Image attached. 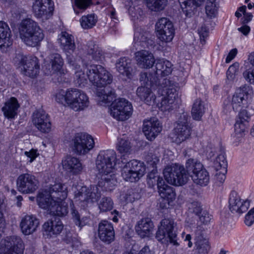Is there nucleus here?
Instances as JSON below:
<instances>
[{
    "label": "nucleus",
    "instance_id": "26",
    "mask_svg": "<svg viewBox=\"0 0 254 254\" xmlns=\"http://www.w3.org/2000/svg\"><path fill=\"white\" fill-rule=\"evenodd\" d=\"M136 63L141 68H151L156 60L152 52L146 50H140L134 54Z\"/></svg>",
    "mask_w": 254,
    "mask_h": 254
},
{
    "label": "nucleus",
    "instance_id": "55",
    "mask_svg": "<svg viewBox=\"0 0 254 254\" xmlns=\"http://www.w3.org/2000/svg\"><path fill=\"white\" fill-rule=\"evenodd\" d=\"M195 246L199 254H207L210 249L209 242L206 240L197 241Z\"/></svg>",
    "mask_w": 254,
    "mask_h": 254
},
{
    "label": "nucleus",
    "instance_id": "13",
    "mask_svg": "<svg viewBox=\"0 0 254 254\" xmlns=\"http://www.w3.org/2000/svg\"><path fill=\"white\" fill-rule=\"evenodd\" d=\"M16 59L19 60L17 65L21 67L23 74L31 78H34L38 74L40 64L37 57L33 56L19 55Z\"/></svg>",
    "mask_w": 254,
    "mask_h": 254
},
{
    "label": "nucleus",
    "instance_id": "20",
    "mask_svg": "<svg viewBox=\"0 0 254 254\" xmlns=\"http://www.w3.org/2000/svg\"><path fill=\"white\" fill-rule=\"evenodd\" d=\"M229 209L232 213L242 214L247 211L250 205V200H242L238 192L232 190L229 198Z\"/></svg>",
    "mask_w": 254,
    "mask_h": 254
},
{
    "label": "nucleus",
    "instance_id": "2",
    "mask_svg": "<svg viewBox=\"0 0 254 254\" xmlns=\"http://www.w3.org/2000/svg\"><path fill=\"white\" fill-rule=\"evenodd\" d=\"M186 167L177 164L167 166L164 170L163 174L166 181L170 184L180 186L186 184L189 180L188 171L193 183L204 187L209 182L210 177L209 172L197 160L190 158L186 163Z\"/></svg>",
    "mask_w": 254,
    "mask_h": 254
},
{
    "label": "nucleus",
    "instance_id": "29",
    "mask_svg": "<svg viewBox=\"0 0 254 254\" xmlns=\"http://www.w3.org/2000/svg\"><path fill=\"white\" fill-rule=\"evenodd\" d=\"M141 82V84H143L144 86L137 88L136 90L137 96L147 105H154V103H156V96L152 92L150 87L152 88L154 90H157V88L159 84L151 86L150 85H145L142 82Z\"/></svg>",
    "mask_w": 254,
    "mask_h": 254
},
{
    "label": "nucleus",
    "instance_id": "3",
    "mask_svg": "<svg viewBox=\"0 0 254 254\" xmlns=\"http://www.w3.org/2000/svg\"><path fill=\"white\" fill-rule=\"evenodd\" d=\"M75 72L74 79L79 85L84 84L87 78L93 85L101 87L112 83L113 76L103 66L98 64H92L87 67L86 74L81 69Z\"/></svg>",
    "mask_w": 254,
    "mask_h": 254
},
{
    "label": "nucleus",
    "instance_id": "39",
    "mask_svg": "<svg viewBox=\"0 0 254 254\" xmlns=\"http://www.w3.org/2000/svg\"><path fill=\"white\" fill-rule=\"evenodd\" d=\"M96 95L98 104L100 105L110 103L114 101L116 97L114 90L107 91L105 89H101L97 91Z\"/></svg>",
    "mask_w": 254,
    "mask_h": 254
},
{
    "label": "nucleus",
    "instance_id": "23",
    "mask_svg": "<svg viewBox=\"0 0 254 254\" xmlns=\"http://www.w3.org/2000/svg\"><path fill=\"white\" fill-rule=\"evenodd\" d=\"M32 121L34 125L41 132L46 133L50 131L51 123L50 117L44 111L40 110L34 112Z\"/></svg>",
    "mask_w": 254,
    "mask_h": 254
},
{
    "label": "nucleus",
    "instance_id": "57",
    "mask_svg": "<svg viewBox=\"0 0 254 254\" xmlns=\"http://www.w3.org/2000/svg\"><path fill=\"white\" fill-rule=\"evenodd\" d=\"M246 80L252 84H254V67L249 68L243 72Z\"/></svg>",
    "mask_w": 254,
    "mask_h": 254
},
{
    "label": "nucleus",
    "instance_id": "6",
    "mask_svg": "<svg viewBox=\"0 0 254 254\" xmlns=\"http://www.w3.org/2000/svg\"><path fill=\"white\" fill-rule=\"evenodd\" d=\"M67 196V188L61 183H56L52 185L48 191L45 190L38 194L37 201L40 207L49 212L56 199L64 200Z\"/></svg>",
    "mask_w": 254,
    "mask_h": 254
},
{
    "label": "nucleus",
    "instance_id": "28",
    "mask_svg": "<svg viewBox=\"0 0 254 254\" xmlns=\"http://www.w3.org/2000/svg\"><path fill=\"white\" fill-rule=\"evenodd\" d=\"M39 225V220L34 215H27L21 219L20 226L21 231L25 235H30L34 232Z\"/></svg>",
    "mask_w": 254,
    "mask_h": 254
},
{
    "label": "nucleus",
    "instance_id": "50",
    "mask_svg": "<svg viewBox=\"0 0 254 254\" xmlns=\"http://www.w3.org/2000/svg\"><path fill=\"white\" fill-rule=\"evenodd\" d=\"M140 197V195L135 190L130 189H128L126 192L122 193L121 195V199L124 200L127 203L132 202L135 200L137 199Z\"/></svg>",
    "mask_w": 254,
    "mask_h": 254
},
{
    "label": "nucleus",
    "instance_id": "58",
    "mask_svg": "<svg viewBox=\"0 0 254 254\" xmlns=\"http://www.w3.org/2000/svg\"><path fill=\"white\" fill-rule=\"evenodd\" d=\"M190 212L195 213L197 215H199L202 212V208L200 203L197 201H193L191 203L189 206Z\"/></svg>",
    "mask_w": 254,
    "mask_h": 254
},
{
    "label": "nucleus",
    "instance_id": "43",
    "mask_svg": "<svg viewBox=\"0 0 254 254\" xmlns=\"http://www.w3.org/2000/svg\"><path fill=\"white\" fill-rule=\"evenodd\" d=\"M205 108L202 101L200 99H197L193 103L191 115L192 118L196 121L200 120L204 113Z\"/></svg>",
    "mask_w": 254,
    "mask_h": 254
},
{
    "label": "nucleus",
    "instance_id": "8",
    "mask_svg": "<svg viewBox=\"0 0 254 254\" xmlns=\"http://www.w3.org/2000/svg\"><path fill=\"white\" fill-rule=\"evenodd\" d=\"M252 92L248 86H243L237 89L231 97L227 98L223 102V112L227 114L232 110L238 111L246 107L248 99Z\"/></svg>",
    "mask_w": 254,
    "mask_h": 254
},
{
    "label": "nucleus",
    "instance_id": "56",
    "mask_svg": "<svg viewBox=\"0 0 254 254\" xmlns=\"http://www.w3.org/2000/svg\"><path fill=\"white\" fill-rule=\"evenodd\" d=\"M70 205L71 207V213L72 216V218L75 224L77 225L78 227H79L80 228H81L82 226L85 225V223L84 221L80 220V216L78 212L74 208L73 206L72 207L71 206L72 205H73L72 202H70Z\"/></svg>",
    "mask_w": 254,
    "mask_h": 254
},
{
    "label": "nucleus",
    "instance_id": "25",
    "mask_svg": "<svg viewBox=\"0 0 254 254\" xmlns=\"http://www.w3.org/2000/svg\"><path fill=\"white\" fill-rule=\"evenodd\" d=\"M162 129V125L157 119L152 118L143 122V131L149 140H153L161 132Z\"/></svg>",
    "mask_w": 254,
    "mask_h": 254
},
{
    "label": "nucleus",
    "instance_id": "36",
    "mask_svg": "<svg viewBox=\"0 0 254 254\" xmlns=\"http://www.w3.org/2000/svg\"><path fill=\"white\" fill-rule=\"evenodd\" d=\"M178 1L186 16L190 17L193 14V9L200 5L203 0H178Z\"/></svg>",
    "mask_w": 254,
    "mask_h": 254
},
{
    "label": "nucleus",
    "instance_id": "63",
    "mask_svg": "<svg viewBox=\"0 0 254 254\" xmlns=\"http://www.w3.org/2000/svg\"><path fill=\"white\" fill-rule=\"evenodd\" d=\"M199 220L201 223L203 224H207L209 222H210L211 218V215L209 214V213L205 211L201 212L199 214Z\"/></svg>",
    "mask_w": 254,
    "mask_h": 254
},
{
    "label": "nucleus",
    "instance_id": "33",
    "mask_svg": "<svg viewBox=\"0 0 254 254\" xmlns=\"http://www.w3.org/2000/svg\"><path fill=\"white\" fill-rule=\"evenodd\" d=\"M61 48L67 53H72L75 49L73 36L68 33L62 32L58 39Z\"/></svg>",
    "mask_w": 254,
    "mask_h": 254
},
{
    "label": "nucleus",
    "instance_id": "48",
    "mask_svg": "<svg viewBox=\"0 0 254 254\" xmlns=\"http://www.w3.org/2000/svg\"><path fill=\"white\" fill-rule=\"evenodd\" d=\"M92 3V0H74L73 6L74 12L79 14L86 9Z\"/></svg>",
    "mask_w": 254,
    "mask_h": 254
},
{
    "label": "nucleus",
    "instance_id": "46",
    "mask_svg": "<svg viewBox=\"0 0 254 254\" xmlns=\"http://www.w3.org/2000/svg\"><path fill=\"white\" fill-rule=\"evenodd\" d=\"M97 21L94 14L82 16L80 19L81 27L85 29H90L95 25Z\"/></svg>",
    "mask_w": 254,
    "mask_h": 254
},
{
    "label": "nucleus",
    "instance_id": "17",
    "mask_svg": "<svg viewBox=\"0 0 254 254\" xmlns=\"http://www.w3.org/2000/svg\"><path fill=\"white\" fill-rule=\"evenodd\" d=\"M189 116L187 113H183L178 121L177 126L174 129V141L177 144H180L190 135L191 128L188 124Z\"/></svg>",
    "mask_w": 254,
    "mask_h": 254
},
{
    "label": "nucleus",
    "instance_id": "18",
    "mask_svg": "<svg viewBox=\"0 0 254 254\" xmlns=\"http://www.w3.org/2000/svg\"><path fill=\"white\" fill-rule=\"evenodd\" d=\"M155 45L154 36L148 31L141 29L136 30L134 35V47L136 49L141 48L152 49Z\"/></svg>",
    "mask_w": 254,
    "mask_h": 254
},
{
    "label": "nucleus",
    "instance_id": "41",
    "mask_svg": "<svg viewBox=\"0 0 254 254\" xmlns=\"http://www.w3.org/2000/svg\"><path fill=\"white\" fill-rule=\"evenodd\" d=\"M85 50L93 60L98 61L103 56V52L93 41H89L86 44Z\"/></svg>",
    "mask_w": 254,
    "mask_h": 254
},
{
    "label": "nucleus",
    "instance_id": "44",
    "mask_svg": "<svg viewBox=\"0 0 254 254\" xmlns=\"http://www.w3.org/2000/svg\"><path fill=\"white\" fill-rule=\"evenodd\" d=\"M50 63L52 68L55 72H59L60 73H64L62 69L64 65V60L61 55L58 53H54L50 55Z\"/></svg>",
    "mask_w": 254,
    "mask_h": 254
},
{
    "label": "nucleus",
    "instance_id": "38",
    "mask_svg": "<svg viewBox=\"0 0 254 254\" xmlns=\"http://www.w3.org/2000/svg\"><path fill=\"white\" fill-rule=\"evenodd\" d=\"M89 104L88 97L84 92L79 90L71 109L76 112L82 111L88 107Z\"/></svg>",
    "mask_w": 254,
    "mask_h": 254
},
{
    "label": "nucleus",
    "instance_id": "54",
    "mask_svg": "<svg viewBox=\"0 0 254 254\" xmlns=\"http://www.w3.org/2000/svg\"><path fill=\"white\" fill-rule=\"evenodd\" d=\"M239 67V64L238 63H235L229 66L226 72V76L228 80L230 81L234 80L238 74Z\"/></svg>",
    "mask_w": 254,
    "mask_h": 254
},
{
    "label": "nucleus",
    "instance_id": "7",
    "mask_svg": "<svg viewBox=\"0 0 254 254\" xmlns=\"http://www.w3.org/2000/svg\"><path fill=\"white\" fill-rule=\"evenodd\" d=\"M155 71L154 73L142 72L140 75V81L145 85L153 86L161 84L159 76H166L170 74L173 70V64L164 59H159L155 61Z\"/></svg>",
    "mask_w": 254,
    "mask_h": 254
},
{
    "label": "nucleus",
    "instance_id": "9",
    "mask_svg": "<svg viewBox=\"0 0 254 254\" xmlns=\"http://www.w3.org/2000/svg\"><path fill=\"white\" fill-rule=\"evenodd\" d=\"M175 223L173 219L165 218L160 222V226L156 233V237L158 241L164 242L166 241L174 246H178L177 235L174 231Z\"/></svg>",
    "mask_w": 254,
    "mask_h": 254
},
{
    "label": "nucleus",
    "instance_id": "24",
    "mask_svg": "<svg viewBox=\"0 0 254 254\" xmlns=\"http://www.w3.org/2000/svg\"><path fill=\"white\" fill-rule=\"evenodd\" d=\"M79 89L70 88L66 90L60 89L56 92L55 97L56 101L59 104L67 106L70 109L77 98Z\"/></svg>",
    "mask_w": 254,
    "mask_h": 254
},
{
    "label": "nucleus",
    "instance_id": "21",
    "mask_svg": "<svg viewBox=\"0 0 254 254\" xmlns=\"http://www.w3.org/2000/svg\"><path fill=\"white\" fill-rule=\"evenodd\" d=\"M63 228L61 220L59 218L53 217L42 225L43 235L46 238L56 237L62 232Z\"/></svg>",
    "mask_w": 254,
    "mask_h": 254
},
{
    "label": "nucleus",
    "instance_id": "52",
    "mask_svg": "<svg viewBox=\"0 0 254 254\" xmlns=\"http://www.w3.org/2000/svg\"><path fill=\"white\" fill-rule=\"evenodd\" d=\"M249 124L237 121L235 124V132L238 137H242L248 132Z\"/></svg>",
    "mask_w": 254,
    "mask_h": 254
},
{
    "label": "nucleus",
    "instance_id": "34",
    "mask_svg": "<svg viewBox=\"0 0 254 254\" xmlns=\"http://www.w3.org/2000/svg\"><path fill=\"white\" fill-rule=\"evenodd\" d=\"M19 106L17 99L11 97L5 103L1 111L5 118L8 119H14L17 116V111Z\"/></svg>",
    "mask_w": 254,
    "mask_h": 254
},
{
    "label": "nucleus",
    "instance_id": "11",
    "mask_svg": "<svg viewBox=\"0 0 254 254\" xmlns=\"http://www.w3.org/2000/svg\"><path fill=\"white\" fill-rule=\"evenodd\" d=\"M131 104L124 98H119L113 102L110 109V114L119 121H125L132 115Z\"/></svg>",
    "mask_w": 254,
    "mask_h": 254
},
{
    "label": "nucleus",
    "instance_id": "1",
    "mask_svg": "<svg viewBox=\"0 0 254 254\" xmlns=\"http://www.w3.org/2000/svg\"><path fill=\"white\" fill-rule=\"evenodd\" d=\"M117 163V154L114 150L100 151L96 160V167L100 181L97 185L90 188L82 187L75 193V199L80 202L81 206L85 207L97 201L101 197V191H110L113 189L117 183L114 173Z\"/></svg>",
    "mask_w": 254,
    "mask_h": 254
},
{
    "label": "nucleus",
    "instance_id": "16",
    "mask_svg": "<svg viewBox=\"0 0 254 254\" xmlns=\"http://www.w3.org/2000/svg\"><path fill=\"white\" fill-rule=\"evenodd\" d=\"M155 30L158 38L162 42H170L175 35L173 23L168 18L162 17L155 24Z\"/></svg>",
    "mask_w": 254,
    "mask_h": 254
},
{
    "label": "nucleus",
    "instance_id": "40",
    "mask_svg": "<svg viewBox=\"0 0 254 254\" xmlns=\"http://www.w3.org/2000/svg\"><path fill=\"white\" fill-rule=\"evenodd\" d=\"M158 184V192L161 198L173 201L175 199L176 194L171 187L165 183L164 180H161Z\"/></svg>",
    "mask_w": 254,
    "mask_h": 254
},
{
    "label": "nucleus",
    "instance_id": "31",
    "mask_svg": "<svg viewBox=\"0 0 254 254\" xmlns=\"http://www.w3.org/2000/svg\"><path fill=\"white\" fill-rule=\"evenodd\" d=\"M133 64L131 60L127 57L120 58L116 63V68L120 74L131 79L133 76Z\"/></svg>",
    "mask_w": 254,
    "mask_h": 254
},
{
    "label": "nucleus",
    "instance_id": "59",
    "mask_svg": "<svg viewBox=\"0 0 254 254\" xmlns=\"http://www.w3.org/2000/svg\"><path fill=\"white\" fill-rule=\"evenodd\" d=\"M254 222V207L251 209L246 214L245 223L248 226H251Z\"/></svg>",
    "mask_w": 254,
    "mask_h": 254
},
{
    "label": "nucleus",
    "instance_id": "5",
    "mask_svg": "<svg viewBox=\"0 0 254 254\" xmlns=\"http://www.w3.org/2000/svg\"><path fill=\"white\" fill-rule=\"evenodd\" d=\"M18 29L20 38L27 46L35 47L44 39L42 29L37 22L30 18L23 20Z\"/></svg>",
    "mask_w": 254,
    "mask_h": 254
},
{
    "label": "nucleus",
    "instance_id": "19",
    "mask_svg": "<svg viewBox=\"0 0 254 254\" xmlns=\"http://www.w3.org/2000/svg\"><path fill=\"white\" fill-rule=\"evenodd\" d=\"M148 167L152 168V170L149 173L147 177V183L149 187L153 188L156 185L158 188L159 182L161 180H164L162 177H160L156 169L157 164L159 162V157L156 155L149 154L146 157Z\"/></svg>",
    "mask_w": 254,
    "mask_h": 254
},
{
    "label": "nucleus",
    "instance_id": "22",
    "mask_svg": "<svg viewBox=\"0 0 254 254\" xmlns=\"http://www.w3.org/2000/svg\"><path fill=\"white\" fill-rule=\"evenodd\" d=\"M35 15L43 20L48 19L53 15V7L51 0H36L33 5Z\"/></svg>",
    "mask_w": 254,
    "mask_h": 254
},
{
    "label": "nucleus",
    "instance_id": "64",
    "mask_svg": "<svg viewBox=\"0 0 254 254\" xmlns=\"http://www.w3.org/2000/svg\"><path fill=\"white\" fill-rule=\"evenodd\" d=\"M198 32L200 40H202V38L204 39V38L207 36L208 29L205 25H202L199 29H198Z\"/></svg>",
    "mask_w": 254,
    "mask_h": 254
},
{
    "label": "nucleus",
    "instance_id": "10",
    "mask_svg": "<svg viewBox=\"0 0 254 254\" xmlns=\"http://www.w3.org/2000/svg\"><path fill=\"white\" fill-rule=\"evenodd\" d=\"M145 166L143 162L132 160L127 163L122 169V176L126 181L135 182L144 175Z\"/></svg>",
    "mask_w": 254,
    "mask_h": 254
},
{
    "label": "nucleus",
    "instance_id": "4",
    "mask_svg": "<svg viewBox=\"0 0 254 254\" xmlns=\"http://www.w3.org/2000/svg\"><path fill=\"white\" fill-rule=\"evenodd\" d=\"M178 86L174 82L167 78L163 79L161 84L157 88L158 94L156 97V106L162 111H169L173 110L175 106V101L178 96Z\"/></svg>",
    "mask_w": 254,
    "mask_h": 254
},
{
    "label": "nucleus",
    "instance_id": "42",
    "mask_svg": "<svg viewBox=\"0 0 254 254\" xmlns=\"http://www.w3.org/2000/svg\"><path fill=\"white\" fill-rule=\"evenodd\" d=\"M85 50L93 60L98 61L103 56V52L93 41H89L86 44Z\"/></svg>",
    "mask_w": 254,
    "mask_h": 254
},
{
    "label": "nucleus",
    "instance_id": "45",
    "mask_svg": "<svg viewBox=\"0 0 254 254\" xmlns=\"http://www.w3.org/2000/svg\"><path fill=\"white\" fill-rule=\"evenodd\" d=\"M219 0H207L205 4V12L210 18H214L218 14Z\"/></svg>",
    "mask_w": 254,
    "mask_h": 254
},
{
    "label": "nucleus",
    "instance_id": "62",
    "mask_svg": "<svg viewBox=\"0 0 254 254\" xmlns=\"http://www.w3.org/2000/svg\"><path fill=\"white\" fill-rule=\"evenodd\" d=\"M66 53L67 63L73 66L74 69H79L80 66L76 63V61L73 56L71 55V53L70 54Z\"/></svg>",
    "mask_w": 254,
    "mask_h": 254
},
{
    "label": "nucleus",
    "instance_id": "30",
    "mask_svg": "<svg viewBox=\"0 0 254 254\" xmlns=\"http://www.w3.org/2000/svg\"><path fill=\"white\" fill-rule=\"evenodd\" d=\"M12 43L11 31L8 24L0 21V50L6 49Z\"/></svg>",
    "mask_w": 254,
    "mask_h": 254
},
{
    "label": "nucleus",
    "instance_id": "37",
    "mask_svg": "<svg viewBox=\"0 0 254 254\" xmlns=\"http://www.w3.org/2000/svg\"><path fill=\"white\" fill-rule=\"evenodd\" d=\"M64 200L56 199L53 206L51 207L49 213L53 215L64 216L68 213V206Z\"/></svg>",
    "mask_w": 254,
    "mask_h": 254
},
{
    "label": "nucleus",
    "instance_id": "35",
    "mask_svg": "<svg viewBox=\"0 0 254 254\" xmlns=\"http://www.w3.org/2000/svg\"><path fill=\"white\" fill-rule=\"evenodd\" d=\"M62 164L64 169L73 174H78L83 169L81 163L76 157L67 156Z\"/></svg>",
    "mask_w": 254,
    "mask_h": 254
},
{
    "label": "nucleus",
    "instance_id": "49",
    "mask_svg": "<svg viewBox=\"0 0 254 254\" xmlns=\"http://www.w3.org/2000/svg\"><path fill=\"white\" fill-rule=\"evenodd\" d=\"M114 206V202L110 197H103L98 203V208L101 212L111 210Z\"/></svg>",
    "mask_w": 254,
    "mask_h": 254
},
{
    "label": "nucleus",
    "instance_id": "12",
    "mask_svg": "<svg viewBox=\"0 0 254 254\" xmlns=\"http://www.w3.org/2000/svg\"><path fill=\"white\" fill-rule=\"evenodd\" d=\"M72 142L73 151L76 154L79 155L87 154L93 148L95 145L92 136L83 132L76 133L72 139Z\"/></svg>",
    "mask_w": 254,
    "mask_h": 254
},
{
    "label": "nucleus",
    "instance_id": "32",
    "mask_svg": "<svg viewBox=\"0 0 254 254\" xmlns=\"http://www.w3.org/2000/svg\"><path fill=\"white\" fill-rule=\"evenodd\" d=\"M135 228L137 233L141 237H149L154 229V224L151 219L146 218L138 221Z\"/></svg>",
    "mask_w": 254,
    "mask_h": 254
},
{
    "label": "nucleus",
    "instance_id": "53",
    "mask_svg": "<svg viewBox=\"0 0 254 254\" xmlns=\"http://www.w3.org/2000/svg\"><path fill=\"white\" fill-rule=\"evenodd\" d=\"M117 149L121 153H129L131 150L130 142L123 138L120 139L117 144Z\"/></svg>",
    "mask_w": 254,
    "mask_h": 254
},
{
    "label": "nucleus",
    "instance_id": "60",
    "mask_svg": "<svg viewBox=\"0 0 254 254\" xmlns=\"http://www.w3.org/2000/svg\"><path fill=\"white\" fill-rule=\"evenodd\" d=\"M239 114V119L237 121H241L246 124H249L250 119V116L246 110H240Z\"/></svg>",
    "mask_w": 254,
    "mask_h": 254
},
{
    "label": "nucleus",
    "instance_id": "15",
    "mask_svg": "<svg viewBox=\"0 0 254 254\" xmlns=\"http://www.w3.org/2000/svg\"><path fill=\"white\" fill-rule=\"evenodd\" d=\"M38 179L31 173H23L16 180L17 189L22 193H33L38 189Z\"/></svg>",
    "mask_w": 254,
    "mask_h": 254
},
{
    "label": "nucleus",
    "instance_id": "61",
    "mask_svg": "<svg viewBox=\"0 0 254 254\" xmlns=\"http://www.w3.org/2000/svg\"><path fill=\"white\" fill-rule=\"evenodd\" d=\"M24 154L29 158V162L32 163L39 155L37 149H32L29 151H25Z\"/></svg>",
    "mask_w": 254,
    "mask_h": 254
},
{
    "label": "nucleus",
    "instance_id": "51",
    "mask_svg": "<svg viewBox=\"0 0 254 254\" xmlns=\"http://www.w3.org/2000/svg\"><path fill=\"white\" fill-rule=\"evenodd\" d=\"M214 166L217 171L219 170H223V172L226 171L227 167V162L224 153H221L217 156L214 162Z\"/></svg>",
    "mask_w": 254,
    "mask_h": 254
},
{
    "label": "nucleus",
    "instance_id": "14",
    "mask_svg": "<svg viewBox=\"0 0 254 254\" xmlns=\"http://www.w3.org/2000/svg\"><path fill=\"white\" fill-rule=\"evenodd\" d=\"M24 244L17 236L6 237L0 242V254H23Z\"/></svg>",
    "mask_w": 254,
    "mask_h": 254
},
{
    "label": "nucleus",
    "instance_id": "27",
    "mask_svg": "<svg viewBox=\"0 0 254 254\" xmlns=\"http://www.w3.org/2000/svg\"><path fill=\"white\" fill-rule=\"evenodd\" d=\"M98 236L103 242L110 244L115 239V231L113 224L108 221H102L98 226Z\"/></svg>",
    "mask_w": 254,
    "mask_h": 254
},
{
    "label": "nucleus",
    "instance_id": "47",
    "mask_svg": "<svg viewBox=\"0 0 254 254\" xmlns=\"http://www.w3.org/2000/svg\"><path fill=\"white\" fill-rule=\"evenodd\" d=\"M147 7L151 11H160L165 8L168 0H146Z\"/></svg>",
    "mask_w": 254,
    "mask_h": 254
}]
</instances>
